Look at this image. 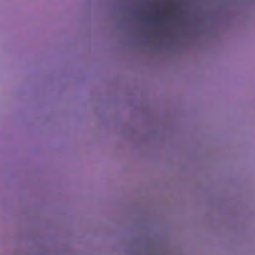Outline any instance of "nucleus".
Returning <instances> with one entry per match:
<instances>
[{
  "label": "nucleus",
  "mask_w": 255,
  "mask_h": 255,
  "mask_svg": "<svg viewBox=\"0 0 255 255\" xmlns=\"http://www.w3.org/2000/svg\"><path fill=\"white\" fill-rule=\"evenodd\" d=\"M173 17V16L172 14L168 13L166 17L165 18H161L159 17L158 16H155L151 18H149L148 20L150 21L153 22H158V23H162L164 21H166L167 20H170L172 19Z\"/></svg>",
  "instance_id": "f257e3e1"
}]
</instances>
